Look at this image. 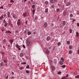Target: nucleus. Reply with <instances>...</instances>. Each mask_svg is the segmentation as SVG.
I'll use <instances>...</instances> for the list:
<instances>
[{
    "label": "nucleus",
    "mask_w": 79,
    "mask_h": 79,
    "mask_svg": "<svg viewBox=\"0 0 79 79\" xmlns=\"http://www.w3.org/2000/svg\"><path fill=\"white\" fill-rule=\"evenodd\" d=\"M16 47H17V48H18V49L19 50H21V49L20 48V46H19V45H18V44H17V45H16Z\"/></svg>",
    "instance_id": "obj_3"
},
{
    "label": "nucleus",
    "mask_w": 79,
    "mask_h": 79,
    "mask_svg": "<svg viewBox=\"0 0 79 79\" xmlns=\"http://www.w3.org/2000/svg\"><path fill=\"white\" fill-rule=\"evenodd\" d=\"M21 64H26V62H22Z\"/></svg>",
    "instance_id": "obj_47"
},
{
    "label": "nucleus",
    "mask_w": 79,
    "mask_h": 79,
    "mask_svg": "<svg viewBox=\"0 0 79 79\" xmlns=\"http://www.w3.org/2000/svg\"><path fill=\"white\" fill-rule=\"evenodd\" d=\"M4 63H6V61L5 60H4Z\"/></svg>",
    "instance_id": "obj_52"
},
{
    "label": "nucleus",
    "mask_w": 79,
    "mask_h": 79,
    "mask_svg": "<svg viewBox=\"0 0 79 79\" xmlns=\"http://www.w3.org/2000/svg\"><path fill=\"white\" fill-rule=\"evenodd\" d=\"M66 77H62L61 79H66Z\"/></svg>",
    "instance_id": "obj_35"
},
{
    "label": "nucleus",
    "mask_w": 79,
    "mask_h": 79,
    "mask_svg": "<svg viewBox=\"0 0 79 79\" xmlns=\"http://www.w3.org/2000/svg\"><path fill=\"white\" fill-rule=\"evenodd\" d=\"M10 42V44L12 45V42H14L13 40V39H11V40H9Z\"/></svg>",
    "instance_id": "obj_8"
},
{
    "label": "nucleus",
    "mask_w": 79,
    "mask_h": 79,
    "mask_svg": "<svg viewBox=\"0 0 79 79\" xmlns=\"http://www.w3.org/2000/svg\"><path fill=\"white\" fill-rule=\"evenodd\" d=\"M25 23H26V24H27V21H26Z\"/></svg>",
    "instance_id": "obj_61"
},
{
    "label": "nucleus",
    "mask_w": 79,
    "mask_h": 79,
    "mask_svg": "<svg viewBox=\"0 0 79 79\" xmlns=\"http://www.w3.org/2000/svg\"><path fill=\"white\" fill-rule=\"evenodd\" d=\"M54 63H55V64H56V63H57V60L56 59H55L54 60Z\"/></svg>",
    "instance_id": "obj_27"
},
{
    "label": "nucleus",
    "mask_w": 79,
    "mask_h": 79,
    "mask_svg": "<svg viewBox=\"0 0 79 79\" xmlns=\"http://www.w3.org/2000/svg\"><path fill=\"white\" fill-rule=\"evenodd\" d=\"M77 26H79V23H77Z\"/></svg>",
    "instance_id": "obj_59"
},
{
    "label": "nucleus",
    "mask_w": 79,
    "mask_h": 79,
    "mask_svg": "<svg viewBox=\"0 0 79 79\" xmlns=\"http://www.w3.org/2000/svg\"><path fill=\"white\" fill-rule=\"evenodd\" d=\"M78 54H79V49H78Z\"/></svg>",
    "instance_id": "obj_63"
},
{
    "label": "nucleus",
    "mask_w": 79,
    "mask_h": 79,
    "mask_svg": "<svg viewBox=\"0 0 79 79\" xmlns=\"http://www.w3.org/2000/svg\"><path fill=\"white\" fill-rule=\"evenodd\" d=\"M1 53L2 55V56H4V55H5V54H4V52H1Z\"/></svg>",
    "instance_id": "obj_14"
},
{
    "label": "nucleus",
    "mask_w": 79,
    "mask_h": 79,
    "mask_svg": "<svg viewBox=\"0 0 79 79\" xmlns=\"http://www.w3.org/2000/svg\"><path fill=\"white\" fill-rule=\"evenodd\" d=\"M7 24H8L7 23H6H6H5L4 24V26L5 27H6V26H7Z\"/></svg>",
    "instance_id": "obj_19"
},
{
    "label": "nucleus",
    "mask_w": 79,
    "mask_h": 79,
    "mask_svg": "<svg viewBox=\"0 0 79 79\" xmlns=\"http://www.w3.org/2000/svg\"><path fill=\"white\" fill-rule=\"evenodd\" d=\"M45 4L46 5H48V2L47 1H46L45 2Z\"/></svg>",
    "instance_id": "obj_25"
},
{
    "label": "nucleus",
    "mask_w": 79,
    "mask_h": 79,
    "mask_svg": "<svg viewBox=\"0 0 79 79\" xmlns=\"http://www.w3.org/2000/svg\"><path fill=\"white\" fill-rule=\"evenodd\" d=\"M44 26L45 27H47V23H45L44 24Z\"/></svg>",
    "instance_id": "obj_21"
},
{
    "label": "nucleus",
    "mask_w": 79,
    "mask_h": 79,
    "mask_svg": "<svg viewBox=\"0 0 79 79\" xmlns=\"http://www.w3.org/2000/svg\"><path fill=\"white\" fill-rule=\"evenodd\" d=\"M4 16L3 15H2L1 16V17H0V20H2Z\"/></svg>",
    "instance_id": "obj_10"
},
{
    "label": "nucleus",
    "mask_w": 79,
    "mask_h": 79,
    "mask_svg": "<svg viewBox=\"0 0 79 79\" xmlns=\"http://www.w3.org/2000/svg\"><path fill=\"white\" fill-rule=\"evenodd\" d=\"M50 2L51 3H54V1H53V0H51Z\"/></svg>",
    "instance_id": "obj_24"
},
{
    "label": "nucleus",
    "mask_w": 79,
    "mask_h": 79,
    "mask_svg": "<svg viewBox=\"0 0 79 79\" xmlns=\"http://www.w3.org/2000/svg\"><path fill=\"white\" fill-rule=\"evenodd\" d=\"M24 33H25V34H26V33H27L26 31H24Z\"/></svg>",
    "instance_id": "obj_57"
},
{
    "label": "nucleus",
    "mask_w": 79,
    "mask_h": 79,
    "mask_svg": "<svg viewBox=\"0 0 79 79\" xmlns=\"http://www.w3.org/2000/svg\"><path fill=\"white\" fill-rule=\"evenodd\" d=\"M23 48H25V45H23Z\"/></svg>",
    "instance_id": "obj_50"
},
{
    "label": "nucleus",
    "mask_w": 79,
    "mask_h": 79,
    "mask_svg": "<svg viewBox=\"0 0 79 79\" xmlns=\"http://www.w3.org/2000/svg\"><path fill=\"white\" fill-rule=\"evenodd\" d=\"M67 43L68 44H69L70 42L69 41H67Z\"/></svg>",
    "instance_id": "obj_48"
},
{
    "label": "nucleus",
    "mask_w": 79,
    "mask_h": 79,
    "mask_svg": "<svg viewBox=\"0 0 79 79\" xmlns=\"http://www.w3.org/2000/svg\"><path fill=\"white\" fill-rule=\"evenodd\" d=\"M71 4L70 2H68V3H67L66 4V6H69V5H70Z\"/></svg>",
    "instance_id": "obj_9"
},
{
    "label": "nucleus",
    "mask_w": 79,
    "mask_h": 79,
    "mask_svg": "<svg viewBox=\"0 0 79 79\" xmlns=\"http://www.w3.org/2000/svg\"><path fill=\"white\" fill-rule=\"evenodd\" d=\"M65 23H66V22L65 21H63V25L64 26V25H65Z\"/></svg>",
    "instance_id": "obj_22"
},
{
    "label": "nucleus",
    "mask_w": 79,
    "mask_h": 79,
    "mask_svg": "<svg viewBox=\"0 0 79 79\" xmlns=\"http://www.w3.org/2000/svg\"><path fill=\"white\" fill-rule=\"evenodd\" d=\"M12 79H14L15 78V77H11Z\"/></svg>",
    "instance_id": "obj_55"
},
{
    "label": "nucleus",
    "mask_w": 79,
    "mask_h": 79,
    "mask_svg": "<svg viewBox=\"0 0 79 79\" xmlns=\"http://www.w3.org/2000/svg\"><path fill=\"white\" fill-rule=\"evenodd\" d=\"M7 15H8V18H10V13L9 11H8L7 12Z\"/></svg>",
    "instance_id": "obj_5"
},
{
    "label": "nucleus",
    "mask_w": 79,
    "mask_h": 79,
    "mask_svg": "<svg viewBox=\"0 0 79 79\" xmlns=\"http://www.w3.org/2000/svg\"><path fill=\"white\" fill-rule=\"evenodd\" d=\"M9 24L10 25H12V23L10 20L9 21Z\"/></svg>",
    "instance_id": "obj_13"
},
{
    "label": "nucleus",
    "mask_w": 79,
    "mask_h": 79,
    "mask_svg": "<svg viewBox=\"0 0 79 79\" xmlns=\"http://www.w3.org/2000/svg\"><path fill=\"white\" fill-rule=\"evenodd\" d=\"M50 39V36H48L47 38V40L48 41V40H49Z\"/></svg>",
    "instance_id": "obj_6"
},
{
    "label": "nucleus",
    "mask_w": 79,
    "mask_h": 79,
    "mask_svg": "<svg viewBox=\"0 0 79 79\" xmlns=\"http://www.w3.org/2000/svg\"><path fill=\"white\" fill-rule=\"evenodd\" d=\"M20 57H22V56H23V53H22V52H21V53H20Z\"/></svg>",
    "instance_id": "obj_12"
},
{
    "label": "nucleus",
    "mask_w": 79,
    "mask_h": 79,
    "mask_svg": "<svg viewBox=\"0 0 79 79\" xmlns=\"http://www.w3.org/2000/svg\"><path fill=\"white\" fill-rule=\"evenodd\" d=\"M8 76H7V77H6V78L7 79L8 78Z\"/></svg>",
    "instance_id": "obj_60"
},
{
    "label": "nucleus",
    "mask_w": 79,
    "mask_h": 79,
    "mask_svg": "<svg viewBox=\"0 0 79 79\" xmlns=\"http://www.w3.org/2000/svg\"><path fill=\"white\" fill-rule=\"evenodd\" d=\"M63 15L64 16H65L66 15V11H64L63 12Z\"/></svg>",
    "instance_id": "obj_23"
},
{
    "label": "nucleus",
    "mask_w": 79,
    "mask_h": 79,
    "mask_svg": "<svg viewBox=\"0 0 79 79\" xmlns=\"http://www.w3.org/2000/svg\"><path fill=\"white\" fill-rule=\"evenodd\" d=\"M61 44H60V42H59L58 43V45L59 46V45H60Z\"/></svg>",
    "instance_id": "obj_40"
},
{
    "label": "nucleus",
    "mask_w": 79,
    "mask_h": 79,
    "mask_svg": "<svg viewBox=\"0 0 79 79\" xmlns=\"http://www.w3.org/2000/svg\"><path fill=\"white\" fill-rule=\"evenodd\" d=\"M3 65H4V63L3 62H1V63L0 66L1 67H2L3 66Z\"/></svg>",
    "instance_id": "obj_11"
},
{
    "label": "nucleus",
    "mask_w": 79,
    "mask_h": 79,
    "mask_svg": "<svg viewBox=\"0 0 79 79\" xmlns=\"http://www.w3.org/2000/svg\"><path fill=\"white\" fill-rule=\"evenodd\" d=\"M35 10H34V9L33 10V14H34L35 13Z\"/></svg>",
    "instance_id": "obj_45"
},
{
    "label": "nucleus",
    "mask_w": 79,
    "mask_h": 79,
    "mask_svg": "<svg viewBox=\"0 0 79 79\" xmlns=\"http://www.w3.org/2000/svg\"><path fill=\"white\" fill-rule=\"evenodd\" d=\"M61 60H62V61H63V62H64V58H63V57H62L61 58Z\"/></svg>",
    "instance_id": "obj_32"
},
{
    "label": "nucleus",
    "mask_w": 79,
    "mask_h": 79,
    "mask_svg": "<svg viewBox=\"0 0 79 79\" xmlns=\"http://www.w3.org/2000/svg\"><path fill=\"white\" fill-rule=\"evenodd\" d=\"M3 23H6V21L5 20V19H4L3 20Z\"/></svg>",
    "instance_id": "obj_44"
},
{
    "label": "nucleus",
    "mask_w": 79,
    "mask_h": 79,
    "mask_svg": "<svg viewBox=\"0 0 79 79\" xmlns=\"http://www.w3.org/2000/svg\"><path fill=\"white\" fill-rule=\"evenodd\" d=\"M60 65H62L63 64V62L62 61H60Z\"/></svg>",
    "instance_id": "obj_33"
},
{
    "label": "nucleus",
    "mask_w": 79,
    "mask_h": 79,
    "mask_svg": "<svg viewBox=\"0 0 79 79\" xmlns=\"http://www.w3.org/2000/svg\"><path fill=\"white\" fill-rule=\"evenodd\" d=\"M51 69H52V70H55V67H54V66H51Z\"/></svg>",
    "instance_id": "obj_7"
},
{
    "label": "nucleus",
    "mask_w": 79,
    "mask_h": 79,
    "mask_svg": "<svg viewBox=\"0 0 79 79\" xmlns=\"http://www.w3.org/2000/svg\"><path fill=\"white\" fill-rule=\"evenodd\" d=\"M75 78H79V75L75 76Z\"/></svg>",
    "instance_id": "obj_31"
},
{
    "label": "nucleus",
    "mask_w": 79,
    "mask_h": 79,
    "mask_svg": "<svg viewBox=\"0 0 79 79\" xmlns=\"http://www.w3.org/2000/svg\"><path fill=\"white\" fill-rule=\"evenodd\" d=\"M31 32H30V31H28L27 32V34L28 35H30V34H31Z\"/></svg>",
    "instance_id": "obj_16"
},
{
    "label": "nucleus",
    "mask_w": 79,
    "mask_h": 79,
    "mask_svg": "<svg viewBox=\"0 0 79 79\" xmlns=\"http://www.w3.org/2000/svg\"><path fill=\"white\" fill-rule=\"evenodd\" d=\"M54 1H55V2H58V0H54Z\"/></svg>",
    "instance_id": "obj_53"
},
{
    "label": "nucleus",
    "mask_w": 79,
    "mask_h": 79,
    "mask_svg": "<svg viewBox=\"0 0 79 79\" xmlns=\"http://www.w3.org/2000/svg\"><path fill=\"white\" fill-rule=\"evenodd\" d=\"M21 23L20 19H18L17 23V25H18V26H19L21 24Z\"/></svg>",
    "instance_id": "obj_2"
},
{
    "label": "nucleus",
    "mask_w": 79,
    "mask_h": 79,
    "mask_svg": "<svg viewBox=\"0 0 79 79\" xmlns=\"http://www.w3.org/2000/svg\"><path fill=\"white\" fill-rule=\"evenodd\" d=\"M62 67H63V68H65V65H62Z\"/></svg>",
    "instance_id": "obj_41"
},
{
    "label": "nucleus",
    "mask_w": 79,
    "mask_h": 79,
    "mask_svg": "<svg viewBox=\"0 0 79 79\" xmlns=\"http://www.w3.org/2000/svg\"><path fill=\"white\" fill-rule=\"evenodd\" d=\"M72 29H70V33H72Z\"/></svg>",
    "instance_id": "obj_38"
},
{
    "label": "nucleus",
    "mask_w": 79,
    "mask_h": 79,
    "mask_svg": "<svg viewBox=\"0 0 79 79\" xmlns=\"http://www.w3.org/2000/svg\"><path fill=\"white\" fill-rule=\"evenodd\" d=\"M28 4H29L30 3V1H28Z\"/></svg>",
    "instance_id": "obj_56"
},
{
    "label": "nucleus",
    "mask_w": 79,
    "mask_h": 79,
    "mask_svg": "<svg viewBox=\"0 0 79 79\" xmlns=\"http://www.w3.org/2000/svg\"><path fill=\"white\" fill-rule=\"evenodd\" d=\"M69 48L70 49H71V48H73V46L72 45H70Z\"/></svg>",
    "instance_id": "obj_34"
},
{
    "label": "nucleus",
    "mask_w": 79,
    "mask_h": 79,
    "mask_svg": "<svg viewBox=\"0 0 79 79\" xmlns=\"http://www.w3.org/2000/svg\"><path fill=\"white\" fill-rule=\"evenodd\" d=\"M4 17H5V16H6V14H5V15H4Z\"/></svg>",
    "instance_id": "obj_62"
},
{
    "label": "nucleus",
    "mask_w": 79,
    "mask_h": 79,
    "mask_svg": "<svg viewBox=\"0 0 79 79\" xmlns=\"http://www.w3.org/2000/svg\"><path fill=\"white\" fill-rule=\"evenodd\" d=\"M27 14V13L26 12L24 13L23 14V16H26Z\"/></svg>",
    "instance_id": "obj_17"
},
{
    "label": "nucleus",
    "mask_w": 79,
    "mask_h": 79,
    "mask_svg": "<svg viewBox=\"0 0 79 79\" xmlns=\"http://www.w3.org/2000/svg\"><path fill=\"white\" fill-rule=\"evenodd\" d=\"M30 72L29 71V70H26V73H29Z\"/></svg>",
    "instance_id": "obj_37"
},
{
    "label": "nucleus",
    "mask_w": 79,
    "mask_h": 79,
    "mask_svg": "<svg viewBox=\"0 0 79 79\" xmlns=\"http://www.w3.org/2000/svg\"><path fill=\"white\" fill-rule=\"evenodd\" d=\"M6 40H5V39L3 40V42H6Z\"/></svg>",
    "instance_id": "obj_54"
},
{
    "label": "nucleus",
    "mask_w": 79,
    "mask_h": 79,
    "mask_svg": "<svg viewBox=\"0 0 79 79\" xmlns=\"http://www.w3.org/2000/svg\"><path fill=\"white\" fill-rule=\"evenodd\" d=\"M60 8H57L56 10V11L57 12H59L60 11Z\"/></svg>",
    "instance_id": "obj_29"
},
{
    "label": "nucleus",
    "mask_w": 79,
    "mask_h": 79,
    "mask_svg": "<svg viewBox=\"0 0 79 79\" xmlns=\"http://www.w3.org/2000/svg\"><path fill=\"white\" fill-rule=\"evenodd\" d=\"M6 33H7V34H11L12 32L8 30L6 31Z\"/></svg>",
    "instance_id": "obj_4"
},
{
    "label": "nucleus",
    "mask_w": 79,
    "mask_h": 79,
    "mask_svg": "<svg viewBox=\"0 0 79 79\" xmlns=\"http://www.w3.org/2000/svg\"><path fill=\"white\" fill-rule=\"evenodd\" d=\"M27 69H29V66L28 65H27L26 67Z\"/></svg>",
    "instance_id": "obj_42"
},
{
    "label": "nucleus",
    "mask_w": 79,
    "mask_h": 79,
    "mask_svg": "<svg viewBox=\"0 0 79 79\" xmlns=\"http://www.w3.org/2000/svg\"><path fill=\"white\" fill-rule=\"evenodd\" d=\"M76 34H77L76 36L78 37V36H79V32H77L76 33Z\"/></svg>",
    "instance_id": "obj_18"
},
{
    "label": "nucleus",
    "mask_w": 79,
    "mask_h": 79,
    "mask_svg": "<svg viewBox=\"0 0 79 79\" xmlns=\"http://www.w3.org/2000/svg\"><path fill=\"white\" fill-rule=\"evenodd\" d=\"M10 2H14V0H10Z\"/></svg>",
    "instance_id": "obj_51"
},
{
    "label": "nucleus",
    "mask_w": 79,
    "mask_h": 79,
    "mask_svg": "<svg viewBox=\"0 0 79 79\" xmlns=\"http://www.w3.org/2000/svg\"><path fill=\"white\" fill-rule=\"evenodd\" d=\"M15 56H14V57H13V60H15Z\"/></svg>",
    "instance_id": "obj_49"
},
{
    "label": "nucleus",
    "mask_w": 79,
    "mask_h": 79,
    "mask_svg": "<svg viewBox=\"0 0 79 79\" xmlns=\"http://www.w3.org/2000/svg\"><path fill=\"white\" fill-rule=\"evenodd\" d=\"M35 7V5H32V8L33 9H34Z\"/></svg>",
    "instance_id": "obj_28"
},
{
    "label": "nucleus",
    "mask_w": 79,
    "mask_h": 79,
    "mask_svg": "<svg viewBox=\"0 0 79 79\" xmlns=\"http://www.w3.org/2000/svg\"><path fill=\"white\" fill-rule=\"evenodd\" d=\"M72 19H74L73 18H70V20H72Z\"/></svg>",
    "instance_id": "obj_58"
},
{
    "label": "nucleus",
    "mask_w": 79,
    "mask_h": 79,
    "mask_svg": "<svg viewBox=\"0 0 79 79\" xmlns=\"http://www.w3.org/2000/svg\"><path fill=\"white\" fill-rule=\"evenodd\" d=\"M69 77L68 75H66V77Z\"/></svg>",
    "instance_id": "obj_64"
},
{
    "label": "nucleus",
    "mask_w": 79,
    "mask_h": 79,
    "mask_svg": "<svg viewBox=\"0 0 79 79\" xmlns=\"http://www.w3.org/2000/svg\"><path fill=\"white\" fill-rule=\"evenodd\" d=\"M1 9H3V6H1V7H0V10H1Z\"/></svg>",
    "instance_id": "obj_39"
},
{
    "label": "nucleus",
    "mask_w": 79,
    "mask_h": 79,
    "mask_svg": "<svg viewBox=\"0 0 79 79\" xmlns=\"http://www.w3.org/2000/svg\"><path fill=\"white\" fill-rule=\"evenodd\" d=\"M73 15H72V14H70V17H73Z\"/></svg>",
    "instance_id": "obj_36"
},
{
    "label": "nucleus",
    "mask_w": 79,
    "mask_h": 79,
    "mask_svg": "<svg viewBox=\"0 0 79 79\" xmlns=\"http://www.w3.org/2000/svg\"><path fill=\"white\" fill-rule=\"evenodd\" d=\"M48 8H46V9H45V13H47V12H48Z\"/></svg>",
    "instance_id": "obj_20"
},
{
    "label": "nucleus",
    "mask_w": 79,
    "mask_h": 79,
    "mask_svg": "<svg viewBox=\"0 0 79 79\" xmlns=\"http://www.w3.org/2000/svg\"><path fill=\"white\" fill-rule=\"evenodd\" d=\"M19 69L20 70H22L24 69V67H20V68H19Z\"/></svg>",
    "instance_id": "obj_30"
},
{
    "label": "nucleus",
    "mask_w": 79,
    "mask_h": 79,
    "mask_svg": "<svg viewBox=\"0 0 79 79\" xmlns=\"http://www.w3.org/2000/svg\"><path fill=\"white\" fill-rule=\"evenodd\" d=\"M13 17L14 18H16V16L15 15V14L13 15Z\"/></svg>",
    "instance_id": "obj_26"
},
{
    "label": "nucleus",
    "mask_w": 79,
    "mask_h": 79,
    "mask_svg": "<svg viewBox=\"0 0 79 79\" xmlns=\"http://www.w3.org/2000/svg\"><path fill=\"white\" fill-rule=\"evenodd\" d=\"M27 44L28 46H30L32 44L31 40H27Z\"/></svg>",
    "instance_id": "obj_1"
},
{
    "label": "nucleus",
    "mask_w": 79,
    "mask_h": 79,
    "mask_svg": "<svg viewBox=\"0 0 79 79\" xmlns=\"http://www.w3.org/2000/svg\"><path fill=\"white\" fill-rule=\"evenodd\" d=\"M58 74H61V72H59L57 73Z\"/></svg>",
    "instance_id": "obj_46"
},
{
    "label": "nucleus",
    "mask_w": 79,
    "mask_h": 79,
    "mask_svg": "<svg viewBox=\"0 0 79 79\" xmlns=\"http://www.w3.org/2000/svg\"><path fill=\"white\" fill-rule=\"evenodd\" d=\"M46 53H47V54H49V51H48V49H47V50H46Z\"/></svg>",
    "instance_id": "obj_15"
},
{
    "label": "nucleus",
    "mask_w": 79,
    "mask_h": 79,
    "mask_svg": "<svg viewBox=\"0 0 79 79\" xmlns=\"http://www.w3.org/2000/svg\"><path fill=\"white\" fill-rule=\"evenodd\" d=\"M72 53V51H69V54H71V53Z\"/></svg>",
    "instance_id": "obj_43"
}]
</instances>
